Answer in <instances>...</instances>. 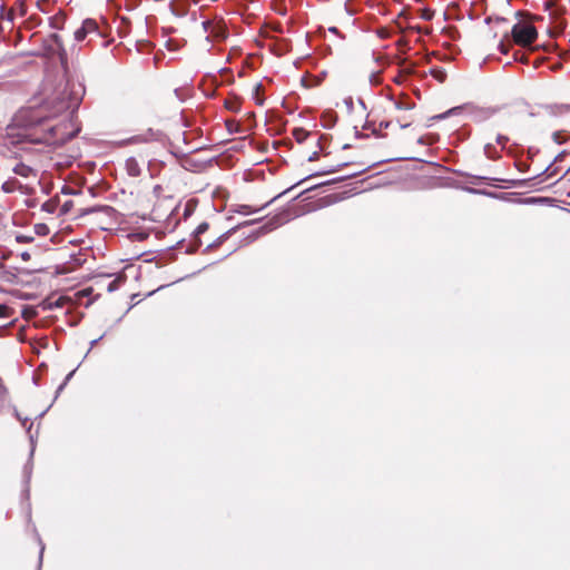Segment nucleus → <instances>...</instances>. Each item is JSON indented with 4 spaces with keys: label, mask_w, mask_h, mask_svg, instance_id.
Returning <instances> with one entry per match:
<instances>
[{
    "label": "nucleus",
    "mask_w": 570,
    "mask_h": 570,
    "mask_svg": "<svg viewBox=\"0 0 570 570\" xmlns=\"http://www.w3.org/2000/svg\"><path fill=\"white\" fill-rule=\"evenodd\" d=\"M80 96L69 86L41 105L20 108L6 127L3 144L30 151L32 145H62L79 131L75 112Z\"/></svg>",
    "instance_id": "f257e3e1"
},
{
    "label": "nucleus",
    "mask_w": 570,
    "mask_h": 570,
    "mask_svg": "<svg viewBox=\"0 0 570 570\" xmlns=\"http://www.w3.org/2000/svg\"><path fill=\"white\" fill-rule=\"evenodd\" d=\"M511 32L514 42L522 47L532 45L538 37L535 27L528 22H519L514 24Z\"/></svg>",
    "instance_id": "f03ea898"
},
{
    "label": "nucleus",
    "mask_w": 570,
    "mask_h": 570,
    "mask_svg": "<svg viewBox=\"0 0 570 570\" xmlns=\"http://www.w3.org/2000/svg\"><path fill=\"white\" fill-rule=\"evenodd\" d=\"M90 35L99 37L100 31L96 20L86 19L83 20L81 27L75 31V39L80 42L83 41Z\"/></svg>",
    "instance_id": "7ed1b4c3"
},
{
    "label": "nucleus",
    "mask_w": 570,
    "mask_h": 570,
    "mask_svg": "<svg viewBox=\"0 0 570 570\" xmlns=\"http://www.w3.org/2000/svg\"><path fill=\"white\" fill-rule=\"evenodd\" d=\"M12 171L17 176H20L21 178H24L28 183L38 181V170L35 169L32 166L27 165V164H24L22 161L17 163L13 166Z\"/></svg>",
    "instance_id": "20e7f679"
},
{
    "label": "nucleus",
    "mask_w": 570,
    "mask_h": 570,
    "mask_svg": "<svg viewBox=\"0 0 570 570\" xmlns=\"http://www.w3.org/2000/svg\"><path fill=\"white\" fill-rule=\"evenodd\" d=\"M570 111V105H547L541 107V110L537 114L542 118L557 117ZM535 114H531L534 116Z\"/></svg>",
    "instance_id": "39448f33"
},
{
    "label": "nucleus",
    "mask_w": 570,
    "mask_h": 570,
    "mask_svg": "<svg viewBox=\"0 0 570 570\" xmlns=\"http://www.w3.org/2000/svg\"><path fill=\"white\" fill-rule=\"evenodd\" d=\"M2 190L4 193H8V194L14 193V191H20L22 194H28L29 193V187H28V184H22V183H20L16 178H9L8 180H6L2 184Z\"/></svg>",
    "instance_id": "423d86ee"
},
{
    "label": "nucleus",
    "mask_w": 570,
    "mask_h": 570,
    "mask_svg": "<svg viewBox=\"0 0 570 570\" xmlns=\"http://www.w3.org/2000/svg\"><path fill=\"white\" fill-rule=\"evenodd\" d=\"M500 111L499 107H478L473 109V119L484 121Z\"/></svg>",
    "instance_id": "0eeeda50"
},
{
    "label": "nucleus",
    "mask_w": 570,
    "mask_h": 570,
    "mask_svg": "<svg viewBox=\"0 0 570 570\" xmlns=\"http://www.w3.org/2000/svg\"><path fill=\"white\" fill-rule=\"evenodd\" d=\"M226 37L225 27L220 22H215L213 29H210L209 36H206V40L210 41L212 39L220 40Z\"/></svg>",
    "instance_id": "6e6552de"
},
{
    "label": "nucleus",
    "mask_w": 570,
    "mask_h": 570,
    "mask_svg": "<svg viewBox=\"0 0 570 570\" xmlns=\"http://www.w3.org/2000/svg\"><path fill=\"white\" fill-rule=\"evenodd\" d=\"M126 169L127 173L132 177H136L140 174L139 165L135 158H128L126 160Z\"/></svg>",
    "instance_id": "1a4fd4ad"
},
{
    "label": "nucleus",
    "mask_w": 570,
    "mask_h": 570,
    "mask_svg": "<svg viewBox=\"0 0 570 570\" xmlns=\"http://www.w3.org/2000/svg\"><path fill=\"white\" fill-rule=\"evenodd\" d=\"M484 154L489 159H497L500 157V151L491 144L484 146Z\"/></svg>",
    "instance_id": "9d476101"
},
{
    "label": "nucleus",
    "mask_w": 570,
    "mask_h": 570,
    "mask_svg": "<svg viewBox=\"0 0 570 570\" xmlns=\"http://www.w3.org/2000/svg\"><path fill=\"white\" fill-rule=\"evenodd\" d=\"M286 219L283 217V216H276L274 218H272L266 225L264 228H266L267 230H272L276 227H278L279 225H282Z\"/></svg>",
    "instance_id": "9b49d317"
},
{
    "label": "nucleus",
    "mask_w": 570,
    "mask_h": 570,
    "mask_svg": "<svg viewBox=\"0 0 570 570\" xmlns=\"http://www.w3.org/2000/svg\"><path fill=\"white\" fill-rule=\"evenodd\" d=\"M568 137H569V135H568L566 131H562V130H560V131H554V132L552 134V140H553L556 144H558V145H561V144L566 142V141H567V139H568Z\"/></svg>",
    "instance_id": "f8f14e48"
},
{
    "label": "nucleus",
    "mask_w": 570,
    "mask_h": 570,
    "mask_svg": "<svg viewBox=\"0 0 570 570\" xmlns=\"http://www.w3.org/2000/svg\"><path fill=\"white\" fill-rule=\"evenodd\" d=\"M33 230H35V234L38 236H47L50 233L49 227L43 223L36 224L33 226Z\"/></svg>",
    "instance_id": "ddd939ff"
},
{
    "label": "nucleus",
    "mask_w": 570,
    "mask_h": 570,
    "mask_svg": "<svg viewBox=\"0 0 570 570\" xmlns=\"http://www.w3.org/2000/svg\"><path fill=\"white\" fill-rule=\"evenodd\" d=\"M57 205L56 200L50 199L42 204L41 209L46 213L53 214L57 209Z\"/></svg>",
    "instance_id": "4468645a"
},
{
    "label": "nucleus",
    "mask_w": 570,
    "mask_h": 570,
    "mask_svg": "<svg viewBox=\"0 0 570 570\" xmlns=\"http://www.w3.org/2000/svg\"><path fill=\"white\" fill-rule=\"evenodd\" d=\"M12 308L6 304H0V318H9L12 315Z\"/></svg>",
    "instance_id": "2eb2a0df"
},
{
    "label": "nucleus",
    "mask_w": 570,
    "mask_h": 570,
    "mask_svg": "<svg viewBox=\"0 0 570 570\" xmlns=\"http://www.w3.org/2000/svg\"><path fill=\"white\" fill-rule=\"evenodd\" d=\"M431 73H432V76H433L436 80H439L440 82H443V81L445 80V78H446V73H445V71H444V70H442V69H433V70L431 71Z\"/></svg>",
    "instance_id": "dca6fc26"
},
{
    "label": "nucleus",
    "mask_w": 570,
    "mask_h": 570,
    "mask_svg": "<svg viewBox=\"0 0 570 570\" xmlns=\"http://www.w3.org/2000/svg\"><path fill=\"white\" fill-rule=\"evenodd\" d=\"M13 414H14V416H16V417L21 422L22 426H23V428H27L28 432H30V429H31V426H32V423H30V424L27 426V424H28L29 420H28L27 417L22 419V417L20 416L19 412L17 411V409H14V410H13Z\"/></svg>",
    "instance_id": "f3484780"
},
{
    "label": "nucleus",
    "mask_w": 570,
    "mask_h": 570,
    "mask_svg": "<svg viewBox=\"0 0 570 570\" xmlns=\"http://www.w3.org/2000/svg\"><path fill=\"white\" fill-rule=\"evenodd\" d=\"M16 240L18 243H21V244H24V243H30L33 240V237L30 236V235H23V234H19L16 236Z\"/></svg>",
    "instance_id": "a211bd4d"
},
{
    "label": "nucleus",
    "mask_w": 570,
    "mask_h": 570,
    "mask_svg": "<svg viewBox=\"0 0 570 570\" xmlns=\"http://www.w3.org/2000/svg\"><path fill=\"white\" fill-rule=\"evenodd\" d=\"M214 24L215 22L210 20L203 21V29L207 33V36H209L210 29H213Z\"/></svg>",
    "instance_id": "6ab92c4d"
},
{
    "label": "nucleus",
    "mask_w": 570,
    "mask_h": 570,
    "mask_svg": "<svg viewBox=\"0 0 570 570\" xmlns=\"http://www.w3.org/2000/svg\"><path fill=\"white\" fill-rule=\"evenodd\" d=\"M509 141V138L504 135H498L497 136V144L501 146V149H503Z\"/></svg>",
    "instance_id": "aec40b11"
},
{
    "label": "nucleus",
    "mask_w": 570,
    "mask_h": 570,
    "mask_svg": "<svg viewBox=\"0 0 570 570\" xmlns=\"http://www.w3.org/2000/svg\"><path fill=\"white\" fill-rule=\"evenodd\" d=\"M543 174H546L548 178H553L558 175L557 170L552 167V165L548 166Z\"/></svg>",
    "instance_id": "412c9836"
},
{
    "label": "nucleus",
    "mask_w": 570,
    "mask_h": 570,
    "mask_svg": "<svg viewBox=\"0 0 570 570\" xmlns=\"http://www.w3.org/2000/svg\"><path fill=\"white\" fill-rule=\"evenodd\" d=\"M394 105L395 108L400 110H409L412 108V105L402 101H395Z\"/></svg>",
    "instance_id": "4be33fe9"
},
{
    "label": "nucleus",
    "mask_w": 570,
    "mask_h": 570,
    "mask_svg": "<svg viewBox=\"0 0 570 570\" xmlns=\"http://www.w3.org/2000/svg\"><path fill=\"white\" fill-rule=\"evenodd\" d=\"M119 284H120V278H117V279H114L112 282H110L108 285V292H114V291L118 289Z\"/></svg>",
    "instance_id": "5701e85b"
},
{
    "label": "nucleus",
    "mask_w": 570,
    "mask_h": 570,
    "mask_svg": "<svg viewBox=\"0 0 570 570\" xmlns=\"http://www.w3.org/2000/svg\"><path fill=\"white\" fill-rule=\"evenodd\" d=\"M208 229V224L207 223H202L200 225H198V227L196 228L195 230V234L196 236L205 233L206 230Z\"/></svg>",
    "instance_id": "b1692460"
},
{
    "label": "nucleus",
    "mask_w": 570,
    "mask_h": 570,
    "mask_svg": "<svg viewBox=\"0 0 570 570\" xmlns=\"http://www.w3.org/2000/svg\"><path fill=\"white\" fill-rule=\"evenodd\" d=\"M380 81H381V79H380V75H379V72H373V73L370 76V82H371L372 85H379V83H380Z\"/></svg>",
    "instance_id": "393cba45"
},
{
    "label": "nucleus",
    "mask_w": 570,
    "mask_h": 570,
    "mask_svg": "<svg viewBox=\"0 0 570 570\" xmlns=\"http://www.w3.org/2000/svg\"><path fill=\"white\" fill-rule=\"evenodd\" d=\"M238 213L240 214H245V215H248L249 213H252L253 210H249V206L247 205H242L239 206V209L237 210Z\"/></svg>",
    "instance_id": "a878e982"
},
{
    "label": "nucleus",
    "mask_w": 570,
    "mask_h": 570,
    "mask_svg": "<svg viewBox=\"0 0 570 570\" xmlns=\"http://www.w3.org/2000/svg\"><path fill=\"white\" fill-rule=\"evenodd\" d=\"M21 258L23 261H29L30 259V254L28 252H23V253H21Z\"/></svg>",
    "instance_id": "bb28decb"
},
{
    "label": "nucleus",
    "mask_w": 570,
    "mask_h": 570,
    "mask_svg": "<svg viewBox=\"0 0 570 570\" xmlns=\"http://www.w3.org/2000/svg\"><path fill=\"white\" fill-rule=\"evenodd\" d=\"M454 110H455V109H451V110H449L446 114H442V115L438 116V118L443 119V118H445V117H446V115H448V114H453V112H454Z\"/></svg>",
    "instance_id": "cd10ccee"
},
{
    "label": "nucleus",
    "mask_w": 570,
    "mask_h": 570,
    "mask_svg": "<svg viewBox=\"0 0 570 570\" xmlns=\"http://www.w3.org/2000/svg\"><path fill=\"white\" fill-rule=\"evenodd\" d=\"M317 156H318L317 153H313L312 156H309L308 160L313 161V160L317 159Z\"/></svg>",
    "instance_id": "c85d7f7f"
},
{
    "label": "nucleus",
    "mask_w": 570,
    "mask_h": 570,
    "mask_svg": "<svg viewBox=\"0 0 570 570\" xmlns=\"http://www.w3.org/2000/svg\"><path fill=\"white\" fill-rule=\"evenodd\" d=\"M69 209V203H66L62 207V213L66 214Z\"/></svg>",
    "instance_id": "c756f323"
},
{
    "label": "nucleus",
    "mask_w": 570,
    "mask_h": 570,
    "mask_svg": "<svg viewBox=\"0 0 570 570\" xmlns=\"http://www.w3.org/2000/svg\"><path fill=\"white\" fill-rule=\"evenodd\" d=\"M500 49L502 53H508V49L504 47L503 43L500 45Z\"/></svg>",
    "instance_id": "7c9ffc66"
},
{
    "label": "nucleus",
    "mask_w": 570,
    "mask_h": 570,
    "mask_svg": "<svg viewBox=\"0 0 570 570\" xmlns=\"http://www.w3.org/2000/svg\"><path fill=\"white\" fill-rule=\"evenodd\" d=\"M400 126H401V128H406L410 126V122L401 124Z\"/></svg>",
    "instance_id": "2f4dec72"
},
{
    "label": "nucleus",
    "mask_w": 570,
    "mask_h": 570,
    "mask_svg": "<svg viewBox=\"0 0 570 570\" xmlns=\"http://www.w3.org/2000/svg\"><path fill=\"white\" fill-rule=\"evenodd\" d=\"M24 473H26L27 478L29 479L30 478V471L27 468L24 470Z\"/></svg>",
    "instance_id": "473e14b6"
},
{
    "label": "nucleus",
    "mask_w": 570,
    "mask_h": 570,
    "mask_svg": "<svg viewBox=\"0 0 570 570\" xmlns=\"http://www.w3.org/2000/svg\"><path fill=\"white\" fill-rule=\"evenodd\" d=\"M43 551H45V547L42 546V547H41V550H40V559L42 558V553H43Z\"/></svg>",
    "instance_id": "72a5a7b5"
},
{
    "label": "nucleus",
    "mask_w": 570,
    "mask_h": 570,
    "mask_svg": "<svg viewBox=\"0 0 570 570\" xmlns=\"http://www.w3.org/2000/svg\"><path fill=\"white\" fill-rule=\"evenodd\" d=\"M261 87H262V85H261V83L255 85V89H256V90H259V89H261Z\"/></svg>",
    "instance_id": "f704fd0d"
},
{
    "label": "nucleus",
    "mask_w": 570,
    "mask_h": 570,
    "mask_svg": "<svg viewBox=\"0 0 570 570\" xmlns=\"http://www.w3.org/2000/svg\"><path fill=\"white\" fill-rule=\"evenodd\" d=\"M97 342H98V340H94V341L91 342V345H95Z\"/></svg>",
    "instance_id": "c9c22d12"
}]
</instances>
